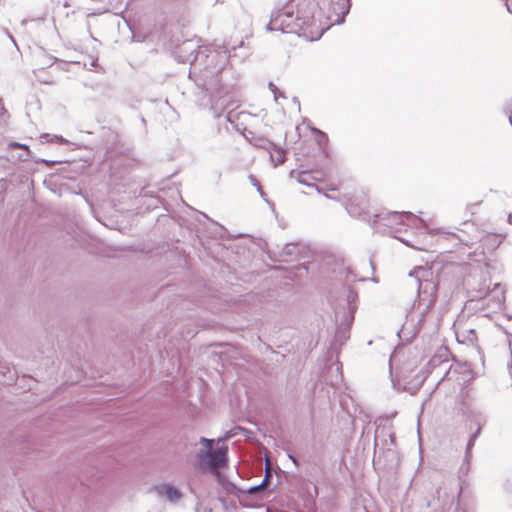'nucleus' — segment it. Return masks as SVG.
Returning a JSON list of instances; mask_svg holds the SVG:
<instances>
[{
	"label": "nucleus",
	"instance_id": "nucleus-1",
	"mask_svg": "<svg viewBox=\"0 0 512 512\" xmlns=\"http://www.w3.org/2000/svg\"><path fill=\"white\" fill-rule=\"evenodd\" d=\"M228 56L225 52L209 50L208 53L198 51L192 63L194 72L199 68L201 85L211 98L218 102L234 90L236 81H231L233 72L226 68Z\"/></svg>",
	"mask_w": 512,
	"mask_h": 512
},
{
	"label": "nucleus",
	"instance_id": "nucleus-2",
	"mask_svg": "<svg viewBox=\"0 0 512 512\" xmlns=\"http://www.w3.org/2000/svg\"><path fill=\"white\" fill-rule=\"evenodd\" d=\"M454 269L455 266L452 264L444 266L441 272L436 275L437 280L432 276V272L422 267L415 270L414 273L416 274L418 282V297L413 303L407 317L410 318L411 321L417 319L416 326L418 328L422 326L425 316L435 304L437 299L436 293L439 286L442 285L444 277L451 274Z\"/></svg>",
	"mask_w": 512,
	"mask_h": 512
},
{
	"label": "nucleus",
	"instance_id": "nucleus-3",
	"mask_svg": "<svg viewBox=\"0 0 512 512\" xmlns=\"http://www.w3.org/2000/svg\"><path fill=\"white\" fill-rule=\"evenodd\" d=\"M303 35L321 22V3L318 0H289Z\"/></svg>",
	"mask_w": 512,
	"mask_h": 512
},
{
	"label": "nucleus",
	"instance_id": "nucleus-4",
	"mask_svg": "<svg viewBox=\"0 0 512 512\" xmlns=\"http://www.w3.org/2000/svg\"><path fill=\"white\" fill-rule=\"evenodd\" d=\"M269 31H280L282 33H296L302 35L301 26L296 21L294 11L287 1L281 8L271 13V18L267 24Z\"/></svg>",
	"mask_w": 512,
	"mask_h": 512
},
{
	"label": "nucleus",
	"instance_id": "nucleus-5",
	"mask_svg": "<svg viewBox=\"0 0 512 512\" xmlns=\"http://www.w3.org/2000/svg\"><path fill=\"white\" fill-rule=\"evenodd\" d=\"M228 448L221 446L216 450L202 449L198 451L196 469L205 472L207 469L216 471L227 464Z\"/></svg>",
	"mask_w": 512,
	"mask_h": 512
},
{
	"label": "nucleus",
	"instance_id": "nucleus-6",
	"mask_svg": "<svg viewBox=\"0 0 512 512\" xmlns=\"http://www.w3.org/2000/svg\"><path fill=\"white\" fill-rule=\"evenodd\" d=\"M389 218L393 219V221L398 222L400 224H405L407 222H411L414 224L417 228L419 227H426V223L423 219L417 218L413 213L411 212H391L388 214Z\"/></svg>",
	"mask_w": 512,
	"mask_h": 512
},
{
	"label": "nucleus",
	"instance_id": "nucleus-7",
	"mask_svg": "<svg viewBox=\"0 0 512 512\" xmlns=\"http://www.w3.org/2000/svg\"><path fill=\"white\" fill-rule=\"evenodd\" d=\"M290 177L291 178H294L298 183L302 184V185H306V186H309V187H314L318 193H321V189L315 185V184H311L309 182L310 178H311V175L308 171H296V170H292L290 172Z\"/></svg>",
	"mask_w": 512,
	"mask_h": 512
},
{
	"label": "nucleus",
	"instance_id": "nucleus-8",
	"mask_svg": "<svg viewBox=\"0 0 512 512\" xmlns=\"http://www.w3.org/2000/svg\"><path fill=\"white\" fill-rule=\"evenodd\" d=\"M457 340L463 343L475 344L477 342V335L474 329H463L456 332Z\"/></svg>",
	"mask_w": 512,
	"mask_h": 512
},
{
	"label": "nucleus",
	"instance_id": "nucleus-9",
	"mask_svg": "<svg viewBox=\"0 0 512 512\" xmlns=\"http://www.w3.org/2000/svg\"><path fill=\"white\" fill-rule=\"evenodd\" d=\"M160 494H164L166 498L171 502H176L182 496V493L179 489L171 486L165 485L159 489Z\"/></svg>",
	"mask_w": 512,
	"mask_h": 512
},
{
	"label": "nucleus",
	"instance_id": "nucleus-10",
	"mask_svg": "<svg viewBox=\"0 0 512 512\" xmlns=\"http://www.w3.org/2000/svg\"><path fill=\"white\" fill-rule=\"evenodd\" d=\"M299 254V247L295 243H287L281 249L279 257L281 261H288L289 257L296 256Z\"/></svg>",
	"mask_w": 512,
	"mask_h": 512
},
{
	"label": "nucleus",
	"instance_id": "nucleus-11",
	"mask_svg": "<svg viewBox=\"0 0 512 512\" xmlns=\"http://www.w3.org/2000/svg\"><path fill=\"white\" fill-rule=\"evenodd\" d=\"M40 138L42 142L66 143V140L62 136L50 135L48 133L42 134Z\"/></svg>",
	"mask_w": 512,
	"mask_h": 512
},
{
	"label": "nucleus",
	"instance_id": "nucleus-12",
	"mask_svg": "<svg viewBox=\"0 0 512 512\" xmlns=\"http://www.w3.org/2000/svg\"><path fill=\"white\" fill-rule=\"evenodd\" d=\"M269 474L266 473L264 479L262 480V482L258 485H255V486H252L250 487L248 490H247V493L248 494H256L257 492L263 490V488L267 485L268 481H269Z\"/></svg>",
	"mask_w": 512,
	"mask_h": 512
},
{
	"label": "nucleus",
	"instance_id": "nucleus-13",
	"mask_svg": "<svg viewBox=\"0 0 512 512\" xmlns=\"http://www.w3.org/2000/svg\"><path fill=\"white\" fill-rule=\"evenodd\" d=\"M347 211L348 213L351 215V216H354V217H363V219H366V215L367 213H363L360 211V209L358 208L357 205H355L354 203H350L348 204L347 206Z\"/></svg>",
	"mask_w": 512,
	"mask_h": 512
},
{
	"label": "nucleus",
	"instance_id": "nucleus-14",
	"mask_svg": "<svg viewBox=\"0 0 512 512\" xmlns=\"http://www.w3.org/2000/svg\"><path fill=\"white\" fill-rule=\"evenodd\" d=\"M480 431H481V424L478 422L477 430L470 436L469 441L467 443L466 457H468L470 455V450L473 447L476 438L479 436Z\"/></svg>",
	"mask_w": 512,
	"mask_h": 512
},
{
	"label": "nucleus",
	"instance_id": "nucleus-15",
	"mask_svg": "<svg viewBox=\"0 0 512 512\" xmlns=\"http://www.w3.org/2000/svg\"><path fill=\"white\" fill-rule=\"evenodd\" d=\"M312 131L318 135L317 142L320 146H322L328 142V137L324 132H322L316 128H313Z\"/></svg>",
	"mask_w": 512,
	"mask_h": 512
},
{
	"label": "nucleus",
	"instance_id": "nucleus-16",
	"mask_svg": "<svg viewBox=\"0 0 512 512\" xmlns=\"http://www.w3.org/2000/svg\"><path fill=\"white\" fill-rule=\"evenodd\" d=\"M357 298V293L353 290H349L347 294V302L349 304V310L351 313H353L356 309L355 306H352L351 303L354 302Z\"/></svg>",
	"mask_w": 512,
	"mask_h": 512
},
{
	"label": "nucleus",
	"instance_id": "nucleus-17",
	"mask_svg": "<svg viewBox=\"0 0 512 512\" xmlns=\"http://www.w3.org/2000/svg\"><path fill=\"white\" fill-rule=\"evenodd\" d=\"M249 179H250V181H251L252 185H253V186H255V189H257V191L259 192L260 196H261L264 200H266V201H267V199L265 198V193H264V191L262 190V187H261V185H260L259 181L255 178V176L250 175V176H249Z\"/></svg>",
	"mask_w": 512,
	"mask_h": 512
},
{
	"label": "nucleus",
	"instance_id": "nucleus-18",
	"mask_svg": "<svg viewBox=\"0 0 512 512\" xmlns=\"http://www.w3.org/2000/svg\"><path fill=\"white\" fill-rule=\"evenodd\" d=\"M494 293H495V297H496V306L498 308H500L502 306V304L504 303V300H505L504 292L502 290L501 291H497L495 289Z\"/></svg>",
	"mask_w": 512,
	"mask_h": 512
},
{
	"label": "nucleus",
	"instance_id": "nucleus-19",
	"mask_svg": "<svg viewBox=\"0 0 512 512\" xmlns=\"http://www.w3.org/2000/svg\"><path fill=\"white\" fill-rule=\"evenodd\" d=\"M269 89L274 94L275 101H277L278 100V90H279L278 87L274 83L270 82Z\"/></svg>",
	"mask_w": 512,
	"mask_h": 512
},
{
	"label": "nucleus",
	"instance_id": "nucleus-20",
	"mask_svg": "<svg viewBox=\"0 0 512 512\" xmlns=\"http://www.w3.org/2000/svg\"><path fill=\"white\" fill-rule=\"evenodd\" d=\"M213 441L214 440L207 439L205 437L200 438V443L203 444L204 446H206L208 449H210L211 445L213 444Z\"/></svg>",
	"mask_w": 512,
	"mask_h": 512
},
{
	"label": "nucleus",
	"instance_id": "nucleus-21",
	"mask_svg": "<svg viewBox=\"0 0 512 512\" xmlns=\"http://www.w3.org/2000/svg\"><path fill=\"white\" fill-rule=\"evenodd\" d=\"M284 159H285V157H284V151H283V150H280V151L278 152V156H277V160H276V161H277V163H283V162H284Z\"/></svg>",
	"mask_w": 512,
	"mask_h": 512
},
{
	"label": "nucleus",
	"instance_id": "nucleus-22",
	"mask_svg": "<svg viewBox=\"0 0 512 512\" xmlns=\"http://www.w3.org/2000/svg\"><path fill=\"white\" fill-rule=\"evenodd\" d=\"M11 147H15V148H23V149H27L28 150V146L25 145V144H20V143H17V142H13L10 144Z\"/></svg>",
	"mask_w": 512,
	"mask_h": 512
},
{
	"label": "nucleus",
	"instance_id": "nucleus-23",
	"mask_svg": "<svg viewBox=\"0 0 512 512\" xmlns=\"http://www.w3.org/2000/svg\"><path fill=\"white\" fill-rule=\"evenodd\" d=\"M6 112L2 100L0 99V116Z\"/></svg>",
	"mask_w": 512,
	"mask_h": 512
},
{
	"label": "nucleus",
	"instance_id": "nucleus-24",
	"mask_svg": "<svg viewBox=\"0 0 512 512\" xmlns=\"http://www.w3.org/2000/svg\"><path fill=\"white\" fill-rule=\"evenodd\" d=\"M374 220L373 222L376 223L379 219H382V215L381 214H374Z\"/></svg>",
	"mask_w": 512,
	"mask_h": 512
},
{
	"label": "nucleus",
	"instance_id": "nucleus-25",
	"mask_svg": "<svg viewBox=\"0 0 512 512\" xmlns=\"http://www.w3.org/2000/svg\"><path fill=\"white\" fill-rule=\"evenodd\" d=\"M279 97L285 98V95H284L282 92H280V91L278 90V98H279Z\"/></svg>",
	"mask_w": 512,
	"mask_h": 512
},
{
	"label": "nucleus",
	"instance_id": "nucleus-26",
	"mask_svg": "<svg viewBox=\"0 0 512 512\" xmlns=\"http://www.w3.org/2000/svg\"><path fill=\"white\" fill-rule=\"evenodd\" d=\"M509 122H510V124H511V126H512V111H511V112H510V114H509Z\"/></svg>",
	"mask_w": 512,
	"mask_h": 512
},
{
	"label": "nucleus",
	"instance_id": "nucleus-27",
	"mask_svg": "<svg viewBox=\"0 0 512 512\" xmlns=\"http://www.w3.org/2000/svg\"><path fill=\"white\" fill-rule=\"evenodd\" d=\"M399 239H400V241H402L404 244H406V245H408V246L410 245V244H409L407 241H405L404 239H402V238H399Z\"/></svg>",
	"mask_w": 512,
	"mask_h": 512
},
{
	"label": "nucleus",
	"instance_id": "nucleus-28",
	"mask_svg": "<svg viewBox=\"0 0 512 512\" xmlns=\"http://www.w3.org/2000/svg\"><path fill=\"white\" fill-rule=\"evenodd\" d=\"M10 38H11V40H12V43L16 46V42H15V40L13 39V37H12V36H10Z\"/></svg>",
	"mask_w": 512,
	"mask_h": 512
},
{
	"label": "nucleus",
	"instance_id": "nucleus-29",
	"mask_svg": "<svg viewBox=\"0 0 512 512\" xmlns=\"http://www.w3.org/2000/svg\"><path fill=\"white\" fill-rule=\"evenodd\" d=\"M290 458L293 460V462H294L295 464L297 463V462H296V459H295L294 457L290 456Z\"/></svg>",
	"mask_w": 512,
	"mask_h": 512
}]
</instances>
